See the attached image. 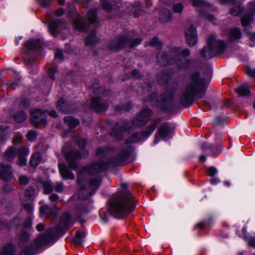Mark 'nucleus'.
Returning a JSON list of instances; mask_svg holds the SVG:
<instances>
[{"mask_svg": "<svg viewBox=\"0 0 255 255\" xmlns=\"http://www.w3.org/2000/svg\"><path fill=\"white\" fill-rule=\"evenodd\" d=\"M20 223V219L18 218H15L13 221V226H17Z\"/></svg>", "mask_w": 255, "mask_h": 255, "instance_id": "e2e57ef3", "label": "nucleus"}, {"mask_svg": "<svg viewBox=\"0 0 255 255\" xmlns=\"http://www.w3.org/2000/svg\"><path fill=\"white\" fill-rule=\"evenodd\" d=\"M243 233L245 239L248 241V244L250 246L255 247V239L253 238H247L246 236V233L247 229L246 227H244L242 229Z\"/></svg>", "mask_w": 255, "mask_h": 255, "instance_id": "f704fd0d", "label": "nucleus"}, {"mask_svg": "<svg viewBox=\"0 0 255 255\" xmlns=\"http://www.w3.org/2000/svg\"><path fill=\"white\" fill-rule=\"evenodd\" d=\"M241 10V7L239 5H237L236 8L231 9V13L233 15H237L240 14Z\"/></svg>", "mask_w": 255, "mask_h": 255, "instance_id": "a18cd8bd", "label": "nucleus"}, {"mask_svg": "<svg viewBox=\"0 0 255 255\" xmlns=\"http://www.w3.org/2000/svg\"><path fill=\"white\" fill-rule=\"evenodd\" d=\"M0 177L4 180H9L12 177V172L9 165H0Z\"/></svg>", "mask_w": 255, "mask_h": 255, "instance_id": "4468645a", "label": "nucleus"}, {"mask_svg": "<svg viewBox=\"0 0 255 255\" xmlns=\"http://www.w3.org/2000/svg\"><path fill=\"white\" fill-rule=\"evenodd\" d=\"M86 141L85 139H81L79 141H78V144L79 145V146H82V147H84V145L86 144Z\"/></svg>", "mask_w": 255, "mask_h": 255, "instance_id": "bf43d9fd", "label": "nucleus"}, {"mask_svg": "<svg viewBox=\"0 0 255 255\" xmlns=\"http://www.w3.org/2000/svg\"><path fill=\"white\" fill-rule=\"evenodd\" d=\"M151 114V112L149 109H144L134 121L133 125L134 126H140L144 125L147 122L148 117Z\"/></svg>", "mask_w": 255, "mask_h": 255, "instance_id": "f8f14e48", "label": "nucleus"}, {"mask_svg": "<svg viewBox=\"0 0 255 255\" xmlns=\"http://www.w3.org/2000/svg\"><path fill=\"white\" fill-rule=\"evenodd\" d=\"M159 19L162 22H167L171 19V13L169 10L161 12L159 15Z\"/></svg>", "mask_w": 255, "mask_h": 255, "instance_id": "a878e982", "label": "nucleus"}, {"mask_svg": "<svg viewBox=\"0 0 255 255\" xmlns=\"http://www.w3.org/2000/svg\"><path fill=\"white\" fill-rule=\"evenodd\" d=\"M21 139V136L20 135H18L16 136V137L13 139V142L16 143L17 142H19Z\"/></svg>", "mask_w": 255, "mask_h": 255, "instance_id": "338daca9", "label": "nucleus"}, {"mask_svg": "<svg viewBox=\"0 0 255 255\" xmlns=\"http://www.w3.org/2000/svg\"><path fill=\"white\" fill-rule=\"evenodd\" d=\"M132 199L133 197L129 192L112 199L109 209L115 217H124L135 208V204Z\"/></svg>", "mask_w": 255, "mask_h": 255, "instance_id": "f257e3e1", "label": "nucleus"}, {"mask_svg": "<svg viewBox=\"0 0 255 255\" xmlns=\"http://www.w3.org/2000/svg\"><path fill=\"white\" fill-rule=\"evenodd\" d=\"M61 223L67 226L72 223V217L68 213L64 214L61 218Z\"/></svg>", "mask_w": 255, "mask_h": 255, "instance_id": "c756f323", "label": "nucleus"}, {"mask_svg": "<svg viewBox=\"0 0 255 255\" xmlns=\"http://www.w3.org/2000/svg\"><path fill=\"white\" fill-rule=\"evenodd\" d=\"M68 104L66 103L63 99H59L58 101L57 108L58 110L61 111L63 112H68Z\"/></svg>", "mask_w": 255, "mask_h": 255, "instance_id": "cd10ccee", "label": "nucleus"}, {"mask_svg": "<svg viewBox=\"0 0 255 255\" xmlns=\"http://www.w3.org/2000/svg\"><path fill=\"white\" fill-rule=\"evenodd\" d=\"M40 212L41 216L47 218L50 215L51 210L48 206L44 205L40 207Z\"/></svg>", "mask_w": 255, "mask_h": 255, "instance_id": "c85d7f7f", "label": "nucleus"}, {"mask_svg": "<svg viewBox=\"0 0 255 255\" xmlns=\"http://www.w3.org/2000/svg\"><path fill=\"white\" fill-rule=\"evenodd\" d=\"M247 35L250 40V45L251 46H255V33L249 32Z\"/></svg>", "mask_w": 255, "mask_h": 255, "instance_id": "ea45409f", "label": "nucleus"}, {"mask_svg": "<svg viewBox=\"0 0 255 255\" xmlns=\"http://www.w3.org/2000/svg\"><path fill=\"white\" fill-rule=\"evenodd\" d=\"M46 112L39 109H34L31 111L30 121L34 126H38L40 124H45Z\"/></svg>", "mask_w": 255, "mask_h": 255, "instance_id": "0eeeda50", "label": "nucleus"}, {"mask_svg": "<svg viewBox=\"0 0 255 255\" xmlns=\"http://www.w3.org/2000/svg\"><path fill=\"white\" fill-rule=\"evenodd\" d=\"M217 173V170L215 167H211L208 169V174L210 176L213 177Z\"/></svg>", "mask_w": 255, "mask_h": 255, "instance_id": "8fccbe9b", "label": "nucleus"}, {"mask_svg": "<svg viewBox=\"0 0 255 255\" xmlns=\"http://www.w3.org/2000/svg\"><path fill=\"white\" fill-rule=\"evenodd\" d=\"M108 164V160L104 158L102 161L93 163L88 167L84 168V172L85 173L88 172L89 174H94L104 170L107 167Z\"/></svg>", "mask_w": 255, "mask_h": 255, "instance_id": "9d476101", "label": "nucleus"}, {"mask_svg": "<svg viewBox=\"0 0 255 255\" xmlns=\"http://www.w3.org/2000/svg\"><path fill=\"white\" fill-rule=\"evenodd\" d=\"M160 122L158 120L147 127V130L144 133H135L132 135L130 140V142H136L142 140L144 137L148 136L155 129L157 124Z\"/></svg>", "mask_w": 255, "mask_h": 255, "instance_id": "6e6552de", "label": "nucleus"}, {"mask_svg": "<svg viewBox=\"0 0 255 255\" xmlns=\"http://www.w3.org/2000/svg\"><path fill=\"white\" fill-rule=\"evenodd\" d=\"M59 26V22L55 21H51L48 25L49 32L54 36H56L57 34V31Z\"/></svg>", "mask_w": 255, "mask_h": 255, "instance_id": "5701e85b", "label": "nucleus"}, {"mask_svg": "<svg viewBox=\"0 0 255 255\" xmlns=\"http://www.w3.org/2000/svg\"><path fill=\"white\" fill-rule=\"evenodd\" d=\"M96 42V33L95 31H93L91 35L86 38L85 44L87 45H91L95 44Z\"/></svg>", "mask_w": 255, "mask_h": 255, "instance_id": "7c9ffc66", "label": "nucleus"}, {"mask_svg": "<svg viewBox=\"0 0 255 255\" xmlns=\"http://www.w3.org/2000/svg\"><path fill=\"white\" fill-rule=\"evenodd\" d=\"M236 92L240 96H248L250 94L249 87L244 85L241 86L237 88Z\"/></svg>", "mask_w": 255, "mask_h": 255, "instance_id": "bb28decb", "label": "nucleus"}, {"mask_svg": "<svg viewBox=\"0 0 255 255\" xmlns=\"http://www.w3.org/2000/svg\"><path fill=\"white\" fill-rule=\"evenodd\" d=\"M27 138L30 141H33L36 138V133L33 131H30L27 134Z\"/></svg>", "mask_w": 255, "mask_h": 255, "instance_id": "37998d69", "label": "nucleus"}, {"mask_svg": "<svg viewBox=\"0 0 255 255\" xmlns=\"http://www.w3.org/2000/svg\"><path fill=\"white\" fill-rule=\"evenodd\" d=\"M42 160L41 155L39 152H35L33 153L31 158L30 165L31 166L35 167L37 166Z\"/></svg>", "mask_w": 255, "mask_h": 255, "instance_id": "aec40b11", "label": "nucleus"}, {"mask_svg": "<svg viewBox=\"0 0 255 255\" xmlns=\"http://www.w3.org/2000/svg\"><path fill=\"white\" fill-rule=\"evenodd\" d=\"M183 5L181 3L174 4L173 6V10L175 12L180 13L183 10Z\"/></svg>", "mask_w": 255, "mask_h": 255, "instance_id": "79ce46f5", "label": "nucleus"}, {"mask_svg": "<svg viewBox=\"0 0 255 255\" xmlns=\"http://www.w3.org/2000/svg\"><path fill=\"white\" fill-rule=\"evenodd\" d=\"M18 154L19 156L24 157L29 154V150L27 147H23L18 150Z\"/></svg>", "mask_w": 255, "mask_h": 255, "instance_id": "a19ab883", "label": "nucleus"}, {"mask_svg": "<svg viewBox=\"0 0 255 255\" xmlns=\"http://www.w3.org/2000/svg\"><path fill=\"white\" fill-rule=\"evenodd\" d=\"M88 154V152L82 150V153H79L77 151H72L65 154V157L69 162V166L72 169L76 168V164L74 160L78 158L86 157Z\"/></svg>", "mask_w": 255, "mask_h": 255, "instance_id": "1a4fd4ad", "label": "nucleus"}, {"mask_svg": "<svg viewBox=\"0 0 255 255\" xmlns=\"http://www.w3.org/2000/svg\"><path fill=\"white\" fill-rule=\"evenodd\" d=\"M225 47L223 41H217L213 35L210 36L207 40V46L201 51V56L205 59H209L216 56V53L222 50Z\"/></svg>", "mask_w": 255, "mask_h": 255, "instance_id": "7ed1b4c3", "label": "nucleus"}, {"mask_svg": "<svg viewBox=\"0 0 255 255\" xmlns=\"http://www.w3.org/2000/svg\"><path fill=\"white\" fill-rule=\"evenodd\" d=\"M172 98L171 94L167 95H161L155 102V105L161 109H163L164 106H165L168 102H170Z\"/></svg>", "mask_w": 255, "mask_h": 255, "instance_id": "dca6fc26", "label": "nucleus"}, {"mask_svg": "<svg viewBox=\"0 0 255 255\" xmlns=\"http://www.w3.org/2000/svg\"><path fill=\"white\" fill-rule=\"evenodd\" d=\"M27 116L23 112H17L14 116V119L17 123H21L25 120Z\"/></svg>", "mask_w": 255, "mask_h": 255, "instance_id": "2f4dec72", "label": "nucleus"}, {"mask_svg": "<svg viewBox=\"0 0 255 255\" xmlns=\"http://www.w3.org/2000/svg\"><path fill=\"white\" fill-rule=\"evenodd\" d=\"M19 181L21 185H25L29 182V179L26 176H21L19 178Z\"/></svg>", "mask_w": 255, "mask_h": 255, "instance_id": "c03bdc74", "label": "nucleus"}, {"mask_svg": "<svg viewBox=\"0 0 255 255\" xmlns=\"http://www.w3.org/2000/svg\"><path fill=\"white\" fill-rule=\"evenodd\" d=\"M49 199L52 202H54L58 199V196L56 194H52L50 196Z\"/></svg>", "mask_w": 255, "mask_h": 255, "instance_id": "052dcab7", "label": "nucleus"}, {"mask_svg": "<svg viewBox=\"0 0 255 255\" xmlns=\"http://www.w3.org/2000/svg\"><path fill=\"white\" fill-rule=\"evenodd\" d=\"M43 6H48L52 0H37Z\"/></svg>", "mask_w": 255, "mask_h": 255, "instance_id": "5fc2aeb1", "label": "nucleus"}, {"mask_svg": "<svg viewBox=\"0 0 255 255\" xmlns=\"http://www.w3.org/2000/svg\"><path fill=\"white\" fill-rule=\"evenodd\" d=\"M85 236V233L76 232V236L74 239V241L76 243H81L82 241V239Z\"/></svg>", "mask_w": 255, "mask_h": 255, "instance_id": "c9c22d12", "label": "nucleus"}, {"mask_svg": "<svg viewBox=\"0 0 255 255\" xmlns=\"http://www.w3.org/2000/svg\"><path fill=\"white\" fill-rule=\"evenodd\" d=\"M29 235L25 231H22L19 235V239L22 241H26L28 238Z\"/></svg>", "mask_w": 255, "mask_h": 255, "instance_id": "603ef678", "label": "nucleus"}, {"mask_svg": "<svg viewBox=\"0 0 255 255\" xmlns=\"http://www.w3.org/2000/svg\"><path fill=\"white\" fill-rule=\"evenodd\" d=\"M205 80L199 77L198 72L193 74L188 80V84L183 96L184 101H188L196 94L205 92Z\"/></svg>", "mask_w": 255, "mask_h": 255, "instance_id": "f03ea898", "label": "nucleus"}, {"mask_svg": "<svg viewBox=\"0 0 255 255\" xmlns=\"http://www.w3.org/2000/svg\"><path fill=\"white\" fill-rule=\"evenodd\" d=\"M24 207L25 209V210L29 213L30 214L33 212V207L32 204L31 203H28V204H24Z\"/></svg>", "mask_w": 255, "mask_h": 255, "instance_id": "49530a36", "label": "nucleus"}, {"mask_svg": "<svg viewBox=\"0 0 255 255\" xmlns=\"http://www.w3.org/2000/svg\"><path fill=\"white\" fill-rule=\"evenodd\" d=\"M64 122L71 128L76 127L79 123L77 119L70 116L66 117L64 118Z\"/></svg>", "mask_w": 255, "mask_h": 255, "instance_id": "4be33fe9", "label": "nucleus"}, {"mask_svg": "<svg viewBox=\"0 0 255 255\" xmlns=\"http://www.w3.org/2000/svg\"><path fill=\"white\" fill-rule=\"evenodd\" d=\"M106 149L103 147H100L97 149L96 155L98 156H104L105 155V152H106Z\"/></svg>", "mask_w": 255, "mask_h": 255, "instance_id": "de8ad7c7", "label": "nucleus"}, {"mask_svg": "<svg viewBox=\"0 0 255 255\" xmlns=\"http://www.w3.org/2000/svg\"><path fill=\"white\" fill-rule=\"evenodd\" d=\"M59 169L60 173L63 178L68 179H74V175L70 171L69 169L64 164H60L59 165Z\"/></svg>", "mask_w": 255, "mask_h": 255, "instance_id": "f3484780", "label": "nucleus"}, {"mask_svg": "<svg viewBox=\"0 0 255 255\" xmlns=\"http://www.w3.org/2000/svg\"><path fill=\"white\" fill-rule=\"evenodd\" d=\"M34 193L35 191L34 188L32 187H28L26 188L25 191L24 196L25 197L30 198L34 195Z\"/></svg>", "mask_w": 255, "mask_h": 255, "instance_id": "4c0bfd02", "label": "nucleus"}, {"mask_svg": "<svg viewBox=\"0 0 255 255\" xmlns=\"http://www.w3.org/2000/svg\"><path fill=\"white\" fill-rule=\"evenodd\" d=\"M247 72L249 76L255 77V69L248 68Z\"/></svg>", "mask_w": 255, "mask_h": 255, "instance_id": "6e6d98bb", "label": "nucleus"}, {"mask_svg": "<svg viewBox=\"0 0 255 255\" xmlns=\"http://www.w3.org/2000/svg\"><path fill=\"white\" fill-rule=\"evenodd\" d=\"M194 6H202L203 4L202 0H190Z\"/></svg>", "mask_w": 255, "mask_h": 255, "instance_id": "864d4df0", "label": "nucleus"}, {"mask_svg": "<svg viewBox=\"0 0 255 255\" xmlns=\"http://www.w3.org/2000/svg\"><path fill=\"white\" fill-rule=\"evenodd\" d=\"M141 41V40L137 38L135 39L134 41L130 42L129 40H127L124 37H120L117 40L112 41L109 45V48L112 50H117L121 48L126 44H128L131 47L135 46L139 44Z\"/></svg>", "mask_w": 255, "mask_h": 255, "instance_id": "423d86ee", "label": "nucleus"}, {"mask_svg": "<svg viewBox=\"0 0 255 255\" xmlns=\"http://www.w3.org/2000/svg\"><path fill=\"white\" fill-rule=\"evenodd\" d=\"M94 93L95 95H101V97L93 98L92 101V107L97 113H101L105 111L108 108V104L102 99L108 94V92L104 90L103 87H99L94 86Z\"/></svg>", "mask_w": 255, "mask_h": 255, "instance_id": "20e7f679", "label": "nucleus"}, {"mask_svg": "<svg viewBox=\"0 0 255 255\" xmlns=\"http://www.w3.org/2000/svg\"><path fill=\"white\" fill-rule=\"evenodd\" d=\"M44 188V193L45 194L49 193L52 189L51 184L49 182H43L42 183Z\"/></svg>", "mask_w": 255, "mask_h": 255, "instance_id": "58836bf2", "label": "nucleus"}, {"mask_svg": "<svg viewBox=\"0 0 255 255\" xmlns=\"http://www.w3.org/2000/svg\"><path fill=\"white\" fill-rule=\"evenodd\" d=\"M18 164L20 166L25 165L26 164V158L25 157L19 156Z\"/></svg>", "mask_w": 255, "mask_h": 255, "instance_id": "3c124183", "label": "nucleus"}, {"mask_svg": "<svg viewBox=\"0 0 255 255\" xmlns=\"http://www.w3.org/2000/svg\"><path fill=\"white\" fill-rule=\"evenodd\" d=\"M179 54V49L177 48H174L170 52L169 56L161 55V61L162 62H166L167 64H169L175 63L177 66L181 67L180 65V58L188 56L190 54V52L188 49H185L182 51L181 55Z\"/></svg>", "mask_w": 255, "mask_h": 255, "instance_id": "39448f33", "label": "nucleus"}, {"mask_svg": "<svg viewBox=\"0 0 255 255\" xmlns=\"http://www.w3.org/2000/svg\"><path fill=\"white\" fill-rule=\"evenodd\" d=\"M74 27L76 30H82L85 25L84 18L78 14H76L74 22Z\"/></svg>", "mask_w": 255, "mask_h": 255, "instance_id": "6ab92c4d", "label": "nucleus"}, {"mask_svg": "<svg viewBox=\"0 0 255 255\" xmlns=\"http://www.w3.org/2000/svg\"><path fill=\"white\" fill-rule=\"evenodd\" d=\"M171 128L168 123L163 124L158 128L159 135L163 138L169 136L170 133Z\"/></svg>", "mask_w": 255, "mask_h": 255, "instance_id": "a211bd4d", "label": "nucleus"}, {"mask_svg": "<svg viewBox=\"0 0 255 255\" xmlns=\"http://www.w3.org/2000/svg\"><path fill=\"white\" fill-rule=\"evenodd\" d=\"M15 153V148L13 147H10L6 150L4 157L7 160L10 161L13 159Z\"/></svg>", "mask_w": 255, "mask_h": 255, "instance_id": "393cba45", "label": "nucleus"}, {"mask_svg": "<svg viewBox=\"0 0 255 255\" xmlns=\"http://www.w3.org/2000/svg\"><path fill=\"white\" fill-rule=\"evenodd\" d=\"M96 10L95 9L90 10L87 13V18L91 23L94 22L97 18Z\"/></svg>", "mask_w": 255, "mask_h": 255, "instance_id": "473e14b6", "label": "nucleus"}, {"mask_svg": "<svg viewBox=\"0 0 255 255\" xmlns=\"http://www.w3.org/2000/svg\"><path fill=\"white\" fill-rule=\"evenodd\" d=\"M250 7V13L243 16L241 19V22L243 26L248 25L252 20V16L255 12V3L250 2L249 4Z\"/></svg>", "mask_w": 255, "mask_h": 255, "instance_id": "2eb2a0df", "label": "nucleus"}, {"mask_svg": "<svg viewBox=\"0 0 255 255\" xmlns=\"http://www.w3.org/2000/svg\"><path fill=\"white\" fill-rule=\"evenodd\" d=\"M36 41L34 40H29L25 43L26 47L29 50H32L37 47Z\"/></svg>", "mask_w": 255, "mask_h": 255, "instance_id": "e433bc0d", "label": "nucleus"}, {"mask_svg": "<svg viewBox=\"0 0 255 255\" xmlns=\"http://www.w3.org/2000/svg\"><path fill=\"white\" fill-rule=\"evenodd\" d=\"M149 44L152 46H160L161 43L160 41H159L157 38H154L150 42Z\"/></svg>", "mask_w": 255, "mask_h": 255, "instance_id": "09e8293b", "label": "nucleus"}, {"mask_svg": "<svg viewBox=\"0 0 255 255\" xmlns=\"http://www.w3.org/2000/svg\"><path fill=\"white\" fill-rule=\"evenodd\" d=\"M185 37L187 44L190 46H194L197 42L196 28L191 25L186 30Z\"/></svg>", "mask_w": 255, "mask_h": 255, "instance_id": "9b49d317", "label": "nucleus"}, {"mask_svg": "<svg viewBox=\"0 0 255 255\" xmlns=\"http://www.w3.org/2000/svg\"><path fill=\"white\" fill-rule=\"evenodd\" d=\"M63 189V185L61 183H58L55 187V190L57 192H61Z\"/></svg>", "mask_w": 255, "mask_h": 255, "instance_id": "13d9d810", "label": "nucleus"}, {"mask_svg": "<svg viewBox=\"0 0 255 255\" xmlns=\"http://www.w3.org/2000/svg\"><path fill=\"white\" fill-rule=\"evenodd\" d=\"M133 75L135 78H138L139 77V72L137 70H134L132 72Z\"/></svg>", "mask_w": 255, "mask_h": 255, "instance_id": "774afa93", "label": "nucleus"}, {"mask_svg": "<svg viewBox=\"0 0 255 255\" xmlns=\"http://www.w3.org/2000/svg\"><path fill=\"white\" fill-rule=\"evenodd\" d=\"M64 13V10L62 8L57 10L55 12V14L57 16H60L63 15Z\"/></svg>", "mask_w": 255, "mask_h": 255, "instance_id": "680f3d73", "label": "nucleus"}, {"mask_svg": "<svg viewBox=\"0 0 255 255\" xmlns=\"http://www.w3.org/2000/svg\"><path fill=\"white\" fill-rule=\"evenodd\" d=\"M44 229V226L41 223H39L38 224H37V226H36V229L38 231H42L43 229Z\"/></svg>", "mask_w": 255, "mask_h": 255, "instance_id": "69168bd1", "label": "nucleus"}, {"mask_svg": "<svg viewBox=\"0 0 255 255\" xmlns=\"http://www.w3.org/2000/svg\"><path fill=\"white\" fill-rule=\"evenodd\" d=\"M49 115L51 117H56L57 116L56 112L55 110H52L48 113Z\"/></svg>", "mask_w": 255, "mask_h": 255, "instance_id": "0e129e2a", "label": "nucleus"}, {"mask_svg": "<svg viewBox=\"0 0 255 255\" xmlns=\"http://www.w3.org/2000/svg\"><path fill=\"white\" fill-rule=\"evenodd\" d=\"M113 0H105L102 3L103 8L107 11H110L112 8Z\"/></svg>", "mask_w": 255, "mask_h": 255, "instance_id": "72a5a7b5", "label": "nucleus"}, {"mask_svg": "<svg viewBox=\"0 0 255 255\" xmlns=\"http://www.w3.org/2000/svg\"><path fill=\"white\" fill-rule=\"evenodd\" d=\"M100 183V177L99 175H96L94 179L91 181L89 185V189L95 191L99 186Z\"/></svg>", "mask_w": 255, "mask_h": 255, "instance_id": "b1692460", "label": "nucleus"}, {"mask_svg": "<svg viewBox=\"0 0 255 255\" xmlns=\"http://www.w3.org/2000/svg\"><path fill=\"white\" fill-rule=\"evenodd\" d=\"M54 235L52 229L48 231L46 234L42 235L37 238L36 244L39 246H42L48 245L50 243V240Z\"/></svg>", "mask_w": 255, "mask_h": 255, "instance_id": "ddd939ff", "label": "nucleus"}, {"mask_svg": "<svg viewBox=\"0 0 255 255\" xmlns=\"http://www.w3.org/2000/svg\"><path fill=\"white\" fill-rule=\"evenodd\" d=\"M241 35V31L239 28H235L231 29L229 38L231 41L239 39Z\"/></svg>", "mask_w": 255, "mask_h": 255, "instance_id": "412c9836", "label": "nucleus"}, {"mask_svg": "<svg viewBox=\"0 0 255 255\" xmlns=\"http://www.w3.org/2000/svg\"><path fill=\"white\" fill-rule=\"evenodd\" d=\"M55 57L59 59H63L62 52L60 50H57L55 54Z\"/></svg>", "mask_w": 255, "mask_h": 255, "instance_id": "4d7b16f0", "label": "nucleus"}]
</instances>
